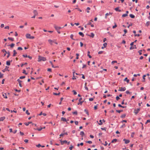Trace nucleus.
I'll use <instances>...</instances> for the list:
<instances>
[{
	"label": "nucleus",
	"instance_id": "nucleus-3",
	"mask_svg": "<svg viewBox=\"0 0 150 150\" xmlns=\"http://www.w3.org/2000/svg\"><path fill=\"white\" fill-rule=\"evenodd\" d=\"M82 100V98H80L79 99V102L78 103V105H81L82 103L84 102V100L82 101L81 100Z\"/></svg>",
	"mask_w": 150,
	"mask_h": 150
},
{
	"label": "nucleus",
	"instance_id": "nucleus-21",
	"mask_svg": "<svg viewBox=\"0 0 150 150\" xmlns=\"http://www.w3.org/2000/svg\"><path fill=\"white\" fill-rule=\"evenodd\" d=\"M129 16H130V17L132 18H134V17H135V16L134 15L132 14H130V15H129Z\"/></svg>",
	"mask_w": 150,
	"mask_h": 150
},
{
	"label": "nucleus",
	"instance_id": "nucleus-37",
	"mask_svg": "<svg viewBox=\"0 0 150 150\" xmlns=\"http://www.w3.org/2000/svg\"><path fill=\"white\" fill-rule=\"evenodd\" d=\"M60 94V93H53V94L55 95H59Z\"/></svg>",
	"mask_w": 150,
	"mask_h": 150
},
{
	"label": "nucleus",
	"instance_id": "nucleus-54",
	"mask_svg": "<svg viewBox=\"0 0 150 150\" xmlns=\"http://www.w3.org/2000/svg\"><path fill=\"white\" fill-rule=\"evenodd\" d=\"M73 113L74 114H76V115H77V112L76 111H75V112H73Z\"/></svg>",
	"mask_w": 150,
	"mask_h": 150
},
{
	"label": "nucleus",
	"instance_id": "nucleus-56",
	"mask_svg": "<svg viewBox=\"0 0 150 150\" xmlns=\"http://www.w3.org/2000/svg\"><path fill=\"white\" fill-rule=\"evenodd\" d=\"M103 51H100L98 52V54H102L103 53Z\"/></svg>",
	"mask_w": 150,
	"mask_h": 150
},
{
	"label": "nucleus",
	"instance_id": "nucleus-13",
	"mask_svg": "<svg viewBox=\"0 0 150 150\" xmlns=\"http://www.w3.org/2000/svg\"><path fill=\"white\" fill-rule=\"evenodd\" d=\"M61 120L64 122H66L67 121L66 119L65 118L63 117L61 118Z\"/></svg>",
	"mask_w": 150,
	"mask_h": 150
},
{
	"label": "nucleus",
	"instance_id": "nucleus-44",
	"mask_svg": "<svg viewBox=\"0 0 150 150\" xmlns=\"http://www.w3.org/2000/svg\"><path fill=\"white\" fill-rule=\"evenodd\" d=\"M73 148V146L72 145H71V146L69 148V149L70 150H72V149Z\"/></svg>",
	"mask_w": 150,
	"mask_h": 150
},
{
	"label": "nucleus",
	"instance_id": "nucleus-11",
	"mask_svg": "<svg viewBox=\"0 0 150 150\" xmlns=\"http://www.w3.org/2000/svg\"><path fill=\"white\" fill-rule=\"evenodd\" d=\"M33 13L34 14V15L35 16H37L38 14V13L37 11L35 10H34L33 11Z\"/></svg>",
	"mask_w": 150,
	"mask_h": 150
},
{
	"label": "nucleus",
	"instance_id": "nucleus-2",
	"mask_svg": "<svg viewBox=\"0 0 150 150\" xmlns=\"http://www.w3.org/2000/svg\"><path fill=\"white\" fill-rule=\"evenodd\" d=\"M25 36L26 38L30 39H33L35 37L33 36H31L30 34L27 33L25 35Z\"/></svg>",
	"mask_w": 150,
	"mask_h": 150
},
{
	"label": "nucleus",
	"instance_id": "nucleus-53",
	"mask_svg": "<svg viewBox=\"0 0 150 150\" xmlns=\"http://www.w3.org/2000/svg\"><path fill=\"white\" fill-rule=\"evenodd\" d=\"M23 56L24 57H28V56L27 54H23Z\"/></svg>",
	"mask_w": 150,
	"mask_h": 150
},
{
	"label": "nucleus",
	"instance_id": "nucleus-58",
	"mask_svg": "<svg viewBox=\"0 0 150 150\" xmlns=\"http://www.w3.org/2000/svg\"><path fill=\"white\" fill-rule=\"evenodd\" d=\"M150 122V120H148L146 121V122L145 123V124H147L148 122Z\"/></svg>",
	"mask_w": 150,
	"mask_h": 150
},
{
	"label": "nucleus",
	"instance_id": "nucleus-7",
	"mask_svg": "<svg viewBox=\"0 0 150 150\" xmlns=\"http://www.w3.org/2000/svg\"><path fill=\"white\" fill-rule=\"evenodd\" d=\"M126 89V88L124 87H121L120 89H119L118 91H125Z\"/></svg>",
	"mask_w": 150,
	"mask_h": 150
},
{
	"label": "nucleus",
	"instance_id": "nucleus-43",
	"mask_svg": "<svg viewBox=\"0 0 150 150\" xmlns=\"http://www.w3.org/2000/svg\"><path fill=\"white\" fill-rule=\"evenodd\" d=\"M91 22H92V20H91V21H90V22H89V23L88 24V25H91Z\"/></svg>",
	"mask_w": 150,
	"mask_h": 150
},
{
	"label": "nucleus",
	"instance_id": "nucleus-1",
	"mask_svg": "<svg viewBox=\"0 0 150 150\" xmlns=\"http://www.w3.org/2000/svg\"><path fill=\"white\" fill-rule=\"evenodd\" d=\"M46 60V59L45 57L41 56H38V62H40L41 61H45Z\"/></svg>",
	"mask_w": 150,
	"mask_h": 150
},
{
	"label": "nucleus",
	"instance_id": "nucleus-64",
	"mask_svg": "<svg viewBox=\"0 0 150 150\" xmlns=\"http://www.w3.org/2000/svg\"><path fill=\"white\" fill-rule=\"evenodd\" d=\"M120 99V98L118 96H117L116 97V99L117 100H118Z\"/></svg>",
	"mask_w": 150,
	"mask_h": 150
},
{
	"label": "nucleus",
	"instance_id": "nucleus-59",
	"mask_svg": "<svg viewBox=\"0 0 150 150\" xmlns=\"http://www.w3.org/2000/svg\"><path fill=\"white\" fill-rule=\"evenodd\" d=\"M125 127V124H124L120 127V128H122Z\"/></svg>",
	"mask_w": 150,
	"mask_h": 150
},
{
	"label": "nucleus",
	"instance_id": "nucleus-39",
	"mask_svg": "<svg viewBox=\"0 0 150 150\" xmlns=\"http://www.w3.org/2000/svg\"><path fill=\"white\" fill-rule=\"evenodd\" d=\"M73 34H71L70 35V38L73 40H75V39H74L73 38Z\"/></svg>",
	"mask_w": 150,
	"mask_h": 150
},
{
	"label": "nucleus",
	"instance_id": "nucleus-35",
	"mask_svg": "<svg viewBox=\"0 0 150 150\" xmlns=\"http://www.w3.org/2000/svg\"><path fill=\"white\" fill-rule=\"evenodd\" d=\"M117 63V61H113L111 62V64H114L115 63Z\"/></svg>",
	"mask_w": 150,
	"mask_h": 150
},
{
	"label": "nucleus",
	"instance_id": "nucleus-41",
	"mask_svg": "<svg viewBox=\"0 0 150 150\" xmlns=\"http://www.w3.org/2000/svg\"><path fill=\"white\" fill-rule=\"evenodd\" d=\"M26 113L28 115H29L30 114V113L28 112V110H27L26 111Z\"/></svg>",
	"mask_w": 150,
	"mask_h": 150
},
{
	"label": "nucleus",
	"instance_id": "nucleus-46",
	"mask_svg": "<svg viewBox=\"0 0 150 150\" xmlns=\"http://www.w3.org/2000/svg\"><path fill=\"white\" fill-rule=\"evenodd\" d=\"M142 50H140L138 52L139 53V54L140 55H142Z\"/></svg>",
	"mask_w": 150,
	"mask_h": 150
},
{
	"label": "nucleus",
	"instance_id": "nucleus-52",
	"mask_svg": "<svg viewBox=\"0 0 150 150\" xmlns=\"http://www.w3.org/2000/svg\"><path fill=\"white\" fill-rule=\"evenodd\" d=\"M93 99H94L93 98H89V100L90 101H92L93 100Z\"/></svg>",
	"mask_w": 150,
	"mask_h": 150
},
{
	"label": "nucleus",
	"instance_id": "nucleus-47",
	"mask_svg": "<svg viewBox=\"0 0 150 150\" xmlns=\"http://www.w3.org/2000/svg\"><path fill=\"white\" fill-rule=\"evenodd\" d=\"M86 142L90 144L92 143V142L91 141H87Z\"/></svg>",
	"mask_w": 150,
	"mask_h": 150
},
{
	"label": "nucleus",
	"instance_id": "nucleus-40",
	"mask_svg": "<svg viewBox=\"0 0 150 150\" xmlns=\"http://www.w3.org/2000/svg\"><path fill=\"white\" fill-rule=\"evenodd\" d=\"M115 25L112 26L113 28H115L117 27V25H116V23H115Z\"/></svg>",
	"mask_w": 150,
	"mask_h": 150
},
{
	"label": "nucleus",
	"instance_id": "nucleus-27",
	"mask_svg": "<svg viewBox=\"0 0 150 150\" xmlns=\"http://www.w3.org/2000/svg\"><path fill=\"white\" fill-rule=\"evenodd\" d=\"M150 24V22L148 21L146 22V25L147 26H148Z\"/></svg>",
	"mask_w": 150,
	"mask_h": 150
},
{
	"label": "nucleus",
	"instance_id": "nucleus-57",
	"mask_svg": "<svg viewBox=\"0 0 150 150\" xmlns=\"http://www.w3.org/2000/svg\"><path fill=\"white\" fill-rule=\"evenodd\" d=\"M7 53L8 54V55H7V58H8L9 57L10 55V53L9 52H7Z\"/></svg>",
	"mask_w": 150,
	"mask_h": 150
},
{
	"label": "nucleus",
	"instance_id": "nucleus-16",
	"mask_svg": "<svg viewBox=\"0 0 150 150\" xmlns=\"http://www.w3.org/2000/svg\"><path fill=\"white\" fill-rule=\"evenodd\" d=\"M79 34L81 36H82V37H83L84 36V34H83L82 33V32H79Z\"/></svg>",
	"mask_w": 150,
	"mask_h": 150
},
{
	"label": "nucleus",
	"instance_id": "nucleus-5",
	"mask_svg": "<svg viewBox=\"0 0 150 150\" xmlns=\"http://www.w3.org/2000/svg\"><path fill=\"white\" fill-rule=\"evenodd\" d=\"M139 108H137L134 110V112L135 114H137L140 111Z\"/></svg>",
	"mask_w": 150,
	"mask_h": 150
},
{
	"label": "nucleus",
	"instance_id": "nucleus-30",
	"mask_svg": "<svg viewBox=\"0 0 150 150\" xmlns=\"http://www.w3.org/2000/svg\"><path fill=\"white\" fill-rule=\"evenodd\" d=\"M8 39L10 40H11V41H13L14 40V39L13 38H10V37H8Z\"/></svg>",
	"mask_w": 150,
	"mask_h": 150
},
{
	"label": "nucleus",
	"instance_id": "nucleus-31",
	"mask_svg": "<svg viewBox=\"0 0 150 150\" xmlns=\"http://www.w3.org/2000/svg\"><path fill=\"white\" fill-rule=\"evenodd\" d=\"M110 14V13H106L105 14V18H107V16L109 15Z\"/></svg>",
	"mask_w": 150,
	"mask_h": 150
},
{
	"label": "nucleus",
	"instance_id": "nucleus-36",
	"mask_svg": "<svg viewBox=\"0 0 150 150\" xmlns=\"http://www.w3.org/2000/svg\"><path fill=\"white\" fill-rule=\"evenodd\" d=\"M107 45V43L106 42L104 43L103 44V46L104 47H106Z\"/></svg>",
	"mask_w": 150,
	"mask_h": 150
},
{
	"label": "nucleus",
	"instance_id": "nucleus-14",
	"mask_svg": "<svg viewBox=\"0 0 150 150\" xmlns=\"http://www.w3.org/2000/svg\"><path fill=\"white\" fill-rule=\"evenodd\" d=\"M115 10L116 11L119 12H120L121 11V10H119V8L118 7L115 8Z\"/></svg>",
	"mask_w": 150,
	"mask_h": 150
},
{
	"label": "nucleus",
	"instance_id": "nucleus-34",
	"mask_svg": "<svg viewBox=\"0 0 150 150\" xmlns=\"http://www.w3.org/2000/svg\"><path fill=\"white\" fill-rule=\"evenodd\" d=\"M84 132L83 131H81L80 132V135H81L82 136H83V135H84Z\"/></svg>",
	"mask_w": 150,
	"mask_h": 150
},
{
	"label": "nucleus",
	"instance_id": "nucleus-29",
	"mask_svg": "<svg viewBox=\"0 0 150 150\" xmlns=\"http://www.w3.org/2000/svg\"><path fill=\"white\" fill-rule=\"evenodd\" d=\"M127 16L128 15H127V14H124L122 15V16L123 17H125L126 16Z\"/></svg>",
	"mask_w": 150,
	"mask_h": 150
},
{
	"label": "nucleus",
	"instance_id": "nucleus-24",
	"mask_svg": "<svg viewBox=\"0 0 150 150\" xmlns=\"http://www.w3.org/2000/svg\"><path fill=\"white\" fill-rule=\"evenodd\" d=\"M86 10H87V13H89L90 12L89 10H90V8L89 7H88L87 8Z\"/></svg>",
	"mask_w": 150,
	"mask_h": 150
},
{
	"label": "nucleus",
	"instance_id": "nucleus-61",
	"mask_svg": "<svg viewBox=\"0 0 150 150\" xmlns=\"http://www.w3.org/2000/svg\"><path fill=\"white\" fill-rule=\"evenodd\" d=\"M80 46L81 47H82L83 46V44L82 42H80Z\"/></svg>",
	"mask_w": 150,
	"mask_h": 150
},
{
	"label": "nucleus",
	"instance_id": "nucleus-60",
	"mask_svg": "<svg viewBox=\"0 0 150 150\" xmlns=\"http://www.w3.org/2000/svg\"><path fill=\"white\" fill-rule=\"evenodd\" d=\"M4 26V24H2L1 25V28H3Z\"/></svg>",
	"mask_w": 150,
	"mask_h": 150
},
{
	"label": "nucleus",
	"instance_id": "nucleus-26",
	"mask_svg": "<svg viewBox=\"0 0 150 150\" xmlns=\"http://www.w3.org/2000/svg\"><path fill=\"white\" fill-rule=\"evenodd\" d=\"M118 106L119 107H122L123 108H124L126 107V106H122L120 104L118 105Z\"/></svg>",
	"mask_w": 150,
	"mask_h": 150
},
{
	"label": "nucleus",
	"instance_id": "nucleus-45",
	"mask_svg": "<svg viewBox=\"0 0 150 150\" xmlns=\"http://www.w3.org/2000/svg\"><path fill=\"white\" fill-rule=\"evenodd\" d=\"M18 50H23V49L21 47H19L18 48Z\"/></svg>",
	"mask_w": 150,
	"mask_h": 150
},
{
	"label": "nucleus",
	"instance_id": "nucleus-20",
	"mask_svg": "<svg viewBox=\"0 0 150 150\" xmlns=\"http://www.w3.org/2000/svg\"><path fill=\"white\" fill-rule=\"evenodd\" d=\"M13 52H14L13 56H14L16 55L17 54V52L15 50H14L13 51Z\"/></svg>",
	"mask_w": 150,
	"mask_h": 150
},
{
	"label": "nucleus",
	"instance_id": "nucleus-8",
	"mask_svg": "<svg viewBox=\"0 0 150 150\" xmlns=\"http://www.w3.org/2000/svg\"><path fill=\"white\" fill-rule=\"evenodd\" d=\"M60 142L62 145H63L64 143H67V141L66 140H64L63 141H62L61 140H60Z\"/></svg>",
	"mask_w": 150,
	"mask_h": 150
},
{
	"label": "nucleus",
	"instance_id": "nucleus-6",
	"mask_svg": "<svg viewBox=\"0 0 150 150\" xmlns=\"http://www.w3.org/2000/svg\"><path fill=\"white\" fill-rule=\"evenodd\" d=\"M54 28L55 29L57 30H59V29L61 28L60 27H58L56 26V25H54Z\"/></svg>",
	"mask_w": 150,
	"mask_h": 150
},
{
	"label": "nucleus",
	"instance_id": "nucleus-25",
	"mask_svg": "<svg viewBox=\"0 0 150 150\" xmlns=\"http://www.w3.org/2000/svg\"><path fill=\"white\" fill-rule=\"evenodd\" d=\"M98 124L100 125H102L103 124V122H102L101 120H99V123H98Z\"/></svg>",
	"mask_w": 150,
	"mask_h": 150
},
{
	"label": "nucleus",
	"instance_id": "nucleus-9",
	"mask_svg": "<svg viewBox=\"0 0 150 150\" xmlns=\"http://www.w3.org/2000/svg\"><path fill=\"white\" fill-rule=\"evenodd\" d=\"M123 141L125 142V143L126 144H128L130 142V141L129 140H127L126 139H124L123 140Z\"/></svg>",
	"mask_w": 150,
	"mask_h": 150
},
{
	"label": "nucleus",
	"instance_id": "nucleus-49",
	"mask_svg": "<svg viewBox=\"0 0 150 150\" xmlns=\"http://www.w3.org/2000/svg\"><path fill=\"white\" fill-rule=\"evenodd\" d=\"M72 91L74 93V95H76L77 94V93L75 91L73 90Z\"/></svg>",
	"mask_w": 150,
	"mask_h": 150
},
{
	"label": "nucleus",
	"instance_id": "nucleus-62",
	"mask_svg": "<svg viewBox=\"0 0 150 150\" xmlns=\"http://www.w3.org/2000/svg\"><path fill=\"white\" fill-rule=\"evenodd\" d=\"M126 92L127 94H130L131 93V92H130L128 91H127Z\"/></svg>",
	"mask_w": 150,
	"mask_h": 150
},
{
	"label": "nucleus",
	"instance_id": "nucleus-42",
	"mask_svg": "<svg viewBox=\"0 0 150 150\" xmlns=\"http://www.w3.org/2000/svg\"><path fill=\"white\" fill-rule=\"evenodd\" d=\"M3 76V74L0 72V78H2Z\"/></svg>",
	"mask_w": 150,
	"mask_h": 150
},
{
	"label": "nucleus",
	"instance_id": "nucleus-38",
	"mask_svg": "<svg viewBox=\"0 0 150 150\" xmlns=\"http://www.w3.org/2000/svg\"><path fill=\"white\" fill-rule=\"evenodd\" d=\"M15 45V44L13 43L11 44L10 45V46L11 47H13Z\"/></svg>",
	"mask_w": 150,
	"mask_h": 150
},
{
	"label": "nucleus",
	"instance_id": "nucleus-12",
	"mask_svg": "<svg viewBox=\"0 0 150 150\" xmlns=\"http://www.w3.org/2000/svg\"><path fill=\"white\" fill-rule=\"evenodd\" d=\"M5 117H1L0 118V121H3L5 119Z\"/></svg>",
	"mask_w": 150,
	"mask_h": 150
},
{
	"label": "nucleus",
	"instance_id": "nucleus-32",
	"mask_svg": "<svg viewBox=\"0 0 150 150\" xmlns=\"http://www.w3.org/2000/svg\"><path fill=\"white\" fill-rule=\"evenodd\" d=\"M117 141V139H114L112 140L111 142L114 143V142H116Z\"/></svg>",
	"mask_w": 150,
	"mask_h": 150
},
{
	"label": "nucleus",
	"instance_id": "nucleus-19",
	"mask_svg": "<svg viewBox=\"0 0 150 150\" xmlns=\"http://www.w3.org/2000/svg\"><path fill=\"white\" fill-rule=\"evenodd\" d=\"M90 53V52L89 51H88V56L90 58H91L92 57L89 54Z\"/></svg>",
	"mask_w": 150,
	"mask_h": 150
},
{
	"label": "nucleus",
	"instance_id": "nucleus-51",
	"mask_svg": "<svg viewBox=\"0 0 150 150\" xmlns=\"http://www.w3.org/2000/svg\"><path fill=\"white\" fill-rule=\"evenodd\" d=\"M17 81L19 83H21L22 82V81L20 80L19 79H18L17 80Z\"/></svg>",
	"mask_w": 150,
	"mask_h": 150
},
{
	"label": "nucleus",
	"instance_id": "nucleus-28",
	"mask_svg": "<svg viewBox=\"0 0 150 150\" xmlns=\"http://www.w3.org/2000/svg\"><path fill=\"white\" fill-rule=\"evenodd\" d=\"M85 88L86 90L87 91L88 90V88L86 86V83H85Z\"/></svg>",
	"mask_w": 150,
	"mask_h": 150
},
{
	"label": "nucleus",
	"instance_id": "nucleus-4",
	"mask_svg": "<svg viewBox=\"0 0 150 150\" xmlns=\"http://www.w3.org/2000/svg\"><path fill=\"white\" fill-rule=\"evenodd\" d=\"M55 41H56V40H52L50 39H49L48 40V42L51 45H52L53 43H54V42H55Z\"/></svg>",
	"mask_w": 150,
	"mask_h": 150
},
{
	"label": "nucleus",
	"instance_id": "nucleus-17",
	"mask_svg": "<svg viewBox=\"0 0 150 150\" xmlns=\"http://www.w3.org/2000/svg\"><path fill=\"white\" fill-rule=\"evenodd\" d=\"M124 81H126L127 83H128L129 82V80L127 79V78L126 77L125 79L124 80Z\"/></svg>",
	"mask_w": 150,
	"mask_h": 150
},
{
	"label": "nucleus",
	"instance_id": "nucleus-63",
	"mask_svg": "<svg viewBox=\"0 0 150 150\" xmlns=\"http://www.w3.org/2000/svg\"><path fill=\"white\" fill-rule=\"evenodd\" d=\"M124 32L125 33V34H126L127 32V30L126 29H124Z\"/></svg>",
	"mask_w": 150,
	"mask_h": 150
},
{
	"label": "nucleus",
	"instance_id": "nucleus-50",
	"mask_svg": "<svg viewBox=\"0 0 150 150\" xmlns=\"http://www.w3.org/2000/svg\"><path fill=\"white\" fill-rule=\"evenodd\" d=\"M41 145L40 144H39L38 145H37L36 146L37 147L39 148L40 147H41Z\"/></svg>",
	"mask_w": 150,
	"mask_h": 150
},
{
	"label": "nucleus",
	"instance_id": "nucleus-18",
	"mask_svg": "<svg viewBox=\"0 0 150 150\" xmlns=\"http://www.w3.org/2000/svg\"><path fill=\"white\" fill-rule=\"evenodd\" d=\"M3 96L4 98L6 99L7 98V97L6 96V93H4V94H3Z\"/></svg>",
	"mask_w": 150,
	"mask_h": 150
},
{
	"label": "nucleus",
	"instance_id": "nucleus-23",
	"mask_svg": "<svg viewBox=\"0 0 150 150\" xmlns=\"http://www.w3.org/2000/svg\"><path fill=\"white\" fill-rule=\"evenodd\" d=\"M94 36V34L93 33H91V35H89V36H90L91 37L93 38Z\"/></svg>",
	"mask_w": 150,
	"mask_h": 150
},
{
	"label": "nucleus",
	"instance_id": "nucleus-33",
	"mask_svg": "<svg viewBox=\"0 0 150 150\" xmlns=\"http://www.w3.org/2000/svg\"><path fill=\"white\" fill-rule=\"evenodd\" d=\"M116 111L119 113H120L121 112H122L123 111V110H116Z\"/></svg>",
	"mask_w": 150,
	"mask_h": 150
},
{
	"label": "nucleus",
	"instance_id": "nucleus-15",
	"mask_svg": "<svg viewBox=\"0 0 150 150\" xmlns=\"http://www.w3.org/2000/svg\"><path fill=\"white\" fill-rule=\"evenodd\" d=\"M32 123V122H28V123H27V122H25L24 123V124L25 125H26V126H28L30 124V123Z\"/></svg>",
	"mask_w": 150,
	"mask_h": 150
},
{
	"label": "nucleus",
	"instance_id": "nucleus-48",
	"mask_svg": "<svg viewBox=\"0 0 150 150\" xmlns=\"http://www.w3.org/2000/svg\"><path fill=\"white\" fill-rule=\"evenodd\" d=\"M25 78V76H21L20 77V79H24Z\"/></svg>",
	"mask_w": 150,
	"mask_h": 150
},
{
	"label": "nucleus",
	"instance_id": "nucleus-55",
	"mask_svg": "<svg viewBox=\"0 0 150 150\" xmlns=\"http://www.w3.org/2000/svg\"><path fill=\"white\" fill-rule=\"evenodd\" d=\"M5 29H9V26H6L5 28H4Z\"/></svg>",
	"mask_w": 150,
	"mask_h": 150
},
{
	"label": "nucleus",
	"instance_id": "nucleus-10",
	"mask_svg": "<svg viewBox=\"0 0 150 150\" xmlns=\"http://www.w3.org/2000/svg\"><path fill=\"white\" fill-rule=\"evenodd\" d=\"M137 47L136 45H134L133 46H131L130 48V49L131 50L134 49H136Z\"/></svg>",
	"mask_w": 150,
	"mask_h": 150
},
{
	"label": "nucleus",
	"instance_id": "nucleus-22",
	"mask_svg": "<svg viewBox=\"0 0 150 150\" xmlns=\"http://www.w3.org/2000/svg\"><path fill=\"white\" fill-rule=\"evenodd\" d=\"M6 65L9 66L10 65V61H7L6 62Z\"/></svg>",
	"mask_w": 150,
	"mask_h": 150
}]
</instances>
